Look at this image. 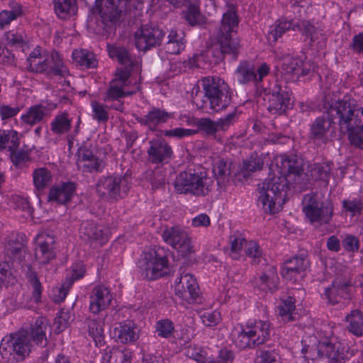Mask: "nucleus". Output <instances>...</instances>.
<instances>
[{"instance_id": "3c124183", "label": "nucleus", "mask_w": 363, "mask_h": 363, "mask_svg": "<svg viewBox=\"0 0 363 363\" xmlns=\"http://www.w3.org/2000/svg\"><path fill=\"white\" fill-rule=\"evenodd\" d=\"M187 9L184 12V18L191 26H196L203 23V17L200 12L199 6L191 2L186 5Z\"/></svg>"}, {"instance_id": "79ce46f5", "label": "nucleus", "mask_w": 363, "mask_h": 363, "mask_svg": "<svg viewBox=\"0 0 363 363\" xmlns=\"http://www.w3.org/2000/svg\"><path fill=\"white\" fill-rule=\"evenodd\" d=\"M72 58L77 64L86 69L97 66V60L94 54L86 50H75L72 52Z\"/></svg>"}, {"instance_id": "4468645a", "label": "nucleus", "mask_w": 363, "mask_h": 363, "mask_svg": "<svg viewBox=\"0 0 363 363\" xmlns=\"http://www.w3.org/2000/svg\"><path fill=\"white\" fill-rule=\"evenodd\" d=\"M163 240L177 250L182 257H191L193 246L188 233L179 226L166 227L162 233Z\"/></svg>"}, {"instance_id": "5fc2aeb1", "label": "nucleus", "mask_w": 363, "mask_h": 363, "mask_svg": "<svg viewBox=\"0 0 363 363\" xmlns=\"http://www.w3.org/2000/svg\"><path fill=\"white\" fill-rule=\"evenodd\" d=\"M125 86L118 84L117 81L112 80L110 82L106 96L104 99V101L118 100L123 98L126 94L123 90Z\"/></svg>"}, {"instance_id": "49530a36", "label": "nucleus", "mask_w": 363, "mask_h": 363, "mask_svg": "<svg viewBox=\"0 0 363 363\" xmlns=\"http://www.w3.org/2000/svg\"><path fill=\"white\" fill-rule=\"evenodd\" d=\"M263 165V159L257 153H255L243 161L241 172L244 177H249L252 173L261 170Z\"/></svg>"}, {"instance_id": "2f4dec72", "label": "nucleus", "mask_w": 363, "mask_h": 363, "mask_svg": "<svg viewBox=\"0 0 363 363\" xmlns=\"http://www.w3.org/2000/svg\"><path fill=\"white\" fill-rule=\"evenodd\" d=\"M55 238L47 235L45 240L40 242L35 249V257L40 264H48L55 257L54 251Z\"/></svg>"}, {"instance_id": "473e14b6", "label": "nucleus", "mask_w": 363, "mask_h": 363, "mask_svg": "<svg viewBox=\"0 0 363 363\" xmlns=\"http://www.w3.org/2000/svg\"><path fill=\"white\" fill-rule=\"evenodd\" d=\"M50 130L54 135L61 136L67 133L72 127V119L68 113L64 111L57 114L50 122Z\"/></svg>"}, {"instance_id": "de8ad7c7", "label": "nucleus", "mask_w": 363, "mask_h": 363, "mask_svg": "<svg viewBox=\"0 0 363 363\" xmlns=\"http://www.w3.org/2000/svg\"><path fill=\"white\" fill-rule=\"evenodd\" d=\"M295 298L292 296H288L281 301L280 306L277 307L279 314L281 319L286 322L294 320V313L296 310Z\"/></svg>"}, {"instance_id": "0eeeda50", "label": "nucleus", "mask_w": 363, "mask_h": 363, "mask_svg": "<svg viewBox=\"0 0 363 363\" xmlns=\"http://www.w3.org/2000/svg\"><path fill=\"white\" fill-rule=\"evenodd\" d=\"M26 64L28 71L44 74L48 78L65 77L68 72L59 53L55 51L43 56L38 49H35L30 53Z\"/></svg>"}, {"instance_id": "69168bd1", "label": "nucleus", "mask_w": 363, "mask_h": 363, "mask_svg": "<svg viewBox=\"0 0 363 363\" xmlns=\"http://www.w3.org/2000/svg\"><path fill=\"white\" fill-rule=\"evenodd\" d=\"M257 363H280L279 355L274 350H261L257 356Z\"/></svg>"}, {"instance_id": "bf43d9fd", "label": "nucleus", "mask_w": 363, "mask_h": 363, "mask_svg": "<svg viewBox=\"0 0 363 363\" xmlns=\"http://www.w3.org/2000/svg\"><path fill=\"white\" fill-rule=\"evenodd\" d=\"M239 116L240 113L235 108L233 112L217 120V127L220 128V130H227L238 121Z\"/></svg>"}, {"instance_id": "8fccbe9b", "label": "nucleus", "mask_w": 363, "mask_h": 363, "mask_svg": "<svg viewBox=\"0 0 363 363\" xmlns=\"http://www.w3.org/2000/svg\"><path fill=\"white\" fill-rule=\"evenodd\" d=\"M13 6L11 11L4 10L0 12V28H4L6 26L10 24V23L16 19L18 16L22 14L21 6L16 3L13 2Z\"/></svg>"}, {"instance_id": "a211bd4d", "label": "nucleus", "mask_w": 363, "mask_h": 363, "mask_svg": "<svg viewBox=\"0 0 363 363\" xmlns=\"http://www.w3.org/2000/svg\"><path fill=\"white\" fill-rule=\"evenodd\" d=\"M269 72V67L267 63H263L257 69H255L249 61H242L237 67L236 76L240 84H246L252 82L258 86Z\"/></svg>"}, {"instance_id": "f3484780", "label": "nucleus", "mask_w": 363, "mask_h": 363, "mask_svg": "<svg viewBox=\"0 0 363 363\" xmlns=\"http://www.w3.org/2000/svg\"><path fill=\"white\" fill-rule=\"evenodd\" d=\"M164 34V32L157 26H143L135 33V47L140 51L145 52L160 46Z\"/></svg>"}, {"instance_id": "37998d69", "label": "nucleus", "mask_w": 363, "mask_h": 363, "mask_svg": "<svg viewBox=\"0 0 363 363\" xmlns=\"http://www.w3.org/2000/svg\"><path fill=\"white\" fill-rule=\"evenodd\" d=\"M211 47L206 49L200 54L194 55L189 60L190 65L197 68H206V66H210L213 64H218L220 61H216V56L210 53Z\"/></svg>"}, {"instance_id": "09e8293b", "label": "nucleus", "mask_w": 363, "mask_h": 363, "mask_svg": "<svg viewBox=\"0 0 363 363\" xmlns=\"http://www.w3.org/2000/svg\"><path fill=\"white\" fill-rule=\"evenodd\" d=\"M89 335L93 338L96 345L101 346L104 343V329L101 323L96 319H89L87 322Z\"/></svg>"}, {"instance_id": "7c9ffc66", "label": "nucleus", "mask_w": 363, "mask_h": 363, "mask_svg": "<svg viewBox=\"0 0 363 363\" xmlns=\"http://www.w3.org/2000/svg\"><path fill=\"white\" fill-rule=\"evenodd\" d=\"M79 160L85 162L81 167L82 172L84 173L100 172L104 167L103 161L94 155L92 152L86 148L79 150Z\"/></svg>"}, {"instance_id": "423d86ee", "label": "nucleus", "mask_w": 363, "mask_h": 363, "mask_svg": "<svg viewBox=\"0 0 363 363\" xmlns=\"http://www.w3.org/2000/svg\"><path fill=\"white\" fill-rule=\"evenodd\" d=\"M4 252L9 258V262L13 260L21 266L28 282L33 288V297L35 301L40 302L42 284L37 272L30 264L31 255L27 252L25 242L23 240L19 241L17 238H12L6 243Z\"/></svg>"}, {"instance_id": "e2e57ef3", "label": "nucleus", "mask_w": 363, "mask_h": 363, "mask_svg": "<svg viewBox=\"0 0 363 363\" xmlns=\"http://www.w3.org/2000/svg\"><path fill=\"white\" fill-rule=\"evenodd\" d=\"M13 275L9 261L0 262V290L11 283Z\"/></svg>"}, {"instance_id": "6ab92c4d", "label": "nucleus", "mask_w": 363, "mask_h": 363, "mask_svg": "<svg viewBox=\"0 0 363 363\" xmlns=\"http://www.w3.org/2000/svg\"><path fill=\"white\" fill-rule=\"evenodd\" d=\"M352 284L350 280L343 278H337L333 280L332 284L325 287L324 292L321 294L323 299L328 303L335 305L340 301L341 298H351Z\"/></svg>"}, {"instance_id": "6e6552de", "label": "nucleus", "mask_w": 363, "mask_h": 363, "mask_svg": "<svg viewBox=\"0 0 363 363\" xmlns=\"http://www.w3.org/2000/svg\"><path fill=\"white\" fill-rule=\"evenodd\" d=\"M170 252L162 247H155L143 252L138 261L141 277L148 280H155L162 277L168 268Z\"/></svg>"}, {"instance_id": "e433bc0d", "label": "nucleus", "mask_w": 363, "mask_h": 363, "mask_svg": "<svg viewBox=\"0 0 363 363\" xmlns=\"http://www.w3.org/2000/svg\"><path fill=\"white\" fill-rule=\"evenodd\" d=\"M52 3L56 15L62 19L77 13V0H53Z\"/></svg>"}, {"instance_id": "f8f14e48", "label": "nucleus", "mask_w": 363, "mask_h": 363, "mask_svg": "<svg viewBox=\"0 0 363 363\" xmlns=\"http://www.w3.org/2000/svg\"><path fill=\"white\" fill-rule=\"evenodd\" d=\"M303 212L310 223L318 227L330 222L333 207L329 201H322L314 195L307 194L303 200Z\"/></svg>"}, {"instance_id": "7ed1b4c3", "label": "nucleus", "mask_w": 363, "mask_h": 363, "mask_svg": "<svg viewBox=\"0 0 363 363\" xmlns=\"http://www.w3.org/2000/svg\"><path fill=\"white\" fill-rule=\"evenodd\" d=\"M49 330L48 321L39 317L31 325L29 332L21 333L4 337L0 344V354L6 362H21L30 352V341L45 347L48 344L46 333Z\"/></svg>"}, {"instance_id": "6e6d98bb", "label": "nucleus", "mask_w": 363, "mask_h": 363, "mask_svg": "<svg viewBox=\"0 0 363 363\" xmlns=\"http://www.w3.org/2000/svg\"><path fill=\"white\" fill-rule=\"evenodd\" d=\"M298 30L309 38L311 42H314L317 38L318 30L308 21H301L295 23V30Z\"/></svg>"}, {"instance_id": "5701e85b", "label": "nucleus", "mask_w": 363, "mask_h": 363, "mask_svg": "<svg viewBox=\"0 0 363 363\" xmlns=\"http://www.w3.org/2000/svg\"><path fill=\"white\" fill-rule=\"evenodd\" d=\"M77 185L73 182H61L52 186L48 194V202L67 205L76 194Z\"/></svg>"}, {"instance_id": "13d9d810", "label": "nucleus", "mask_w": 363, "mask_h": 363, "mask_svg": "<svg viewBox=\"0 0 363 363\" xmlns=\"http://www.w3.org/2000/svg\"><path fill=\"white\" fill-rule=\"evenodd\" d=\"M342 203L345 211L349 212L352 216L362 214L363 202L360 199H345L342 201Z\"/></svg>"}, {"instance_id": "9b49d317", "label": "nucleus", "mask_w": 363, "mask_h": 363, "mask_svg": "<svg viewBox=\"0 0 363 363\" xmlns=\"http://www.w3.org/2000/svg\"><path fill=\"white\" fill-rule=\"evenodd\" d=\"M271 324L267 320H249L238 333L235 343L240 349L253 348L264 344L269 337Z\"/></svg>"}, {"instance_id": "72a5a7b5", "label": "nucleus", "mask_w": 363, "mask_h": 363, "mask_svg": "<svg viewBox=\"0 0 363 363\" xmlns=\"http://www.w3.org/2000/svg\"><path fill=\"white\" fill-rule=\"evenodd\" d=\"M107 50L110 57L116 59L123 65H135L136 60L132 56L130 52L124 47L108 45Z\"/></svg>"}, {"instance_id": "ddd939ff", "label": "nucleus", "mask_w": 363, "mask_h": 363, "mask_svg": "<svg viewBox=\"0 0 363 363\" xmlns=\"http://www.w3.org/2000/svg\"><path fill=\"white\" fill-rule=\"evenodd\" d=\"M292 92L286 85L281 83L275 84L267 95L268 111L273 115H282L292 108Z\"/></svg>"}, {"instance_id": "864d4df0", "label": "nucleus", "mask_w": 363, "mask_h": 363, "mask_svg": "<svg viewBox=\"0 0 363 363\" xmlns=\"http://www.w3.org/2000/svg\"><path fill=\"white\" fill-rule=\"evenodd\" d=\"M174 331V325L169 319H162L156 323L155 332L159 337L169 338L173 336Z\"/></svg>"}, {"instance_id": "c756f323", "label": "nucleus", "mask_w": 363, "mask_h": 363, "mask_svg": "<svg viewBox=\"0 0 363 363\" xmlns=\"http://www.w3.org/2000/svg\"><path fill=\"white\" fill-rule=\"evenodd\" d=\"M129 1L130 0H106L100 11L101 17L111 22L117 20Z\"/></svg>"}, {"instance_id": "a19ab883", "label": "nucleus", "mask_w": 363, "mask_h": 363, "mask_svg": "<svg viewBox=\"0 0 363 363\" xmlns=\"http://www.w3.org/2000/svg\"><path fill=\"white\" fill-rule=\"evenodd\" d=\"M20 145L18 132L13 130H0V151L5 150H17Z\"/></svg>"}, {"instance_id": "603ef678", "label": "nucleus", "mask_w": 363, "mask_h": 363, "mask_svg": "<svg viewBox=\"0 0 363 363\" xmlns=\"http://www.w3.org/2000/svg\"><path fill=\"white\" fill-rule=\"evenodd\" d=\"M92 118L100 123H106L109 119L108 106L96 101H91Z\"/></svg>"}, {"instance_id": "c03bdc74", "label": "nucleus", "mask_w": 363, "mask_h": 363, "mask_svg": "<svg viewBox=\"0 0 363 363\" xmlns=\"http://www.w3.org/2000/svg\"><path fill=\"white\" fill-rule=\"evenodd\" d=\"M333 164L330 162L314 164L310 167L311 176L314 180H322L328 182Z\"/></svg>"}, {"instance_id": "bb28decb", "label": "nucleus", "mask_w": 363, "mask_h": 363, "mask_svg": "<svg viewBox=\"0 0 363 363\" xmlns=\"http://www.w3.org/2000/svg\"><path fill=\"white\" fill-rule=\"evenodd\" d=\"M278 283L277 268L272 265H267L262 274L256 278L255 286L264 292H273L277 289Z\"/></svg>"}, {"instance_id": "338daca9", "label": "nucleus", "mask_w": 363, "mask_h": 363, "mask_svg": "<svg viewBox=\"0 0 363 363\" xmlns=\"http://www.w3.org/2000/svg\"><path fill=\"white\" fill-rule=\"evenodd\" d=\"M342 245L347 252H357L359 248V241L357 237L352 235H347L342 241Z\"/></svg>"}, {"instance_id": "58836bf2", "label": "nucleus", "mask_w": 363, "mask_h": 363, "mask_svg": "<svg viewBox=\"0 0 363 363\" xmlns=\"http://www.w3.org/2000/svg\"><path fill=\"white\" fill-rule=\"evenodd\" d=\"M289 30H295V22L294 20H278L270 27L268 38L273 42H276Z\"/></svg>"}, {"instance_id": "dca6fc26", "label": "nucleus", "mask_w": 363, "mask_h": 363, "mask_svg": "<svg viewBox=\"0 0 363 363\" xmlns=\"http://www.w3.org/2000/svg\"><path fill=\"white\" fill-rule=\"evenodd\" d=\"M175 280V295L188 303H194L199 295V287L194 275L181 267Z\"/></svg>"}, {"instance_id": "a878e982", "label": "nucleus", "mask_w": 363, "mask_h": 363, "mask_svg": "<svg viewBox=\"0 0 363 363\" xmlns=\"http://www.w3.org/2000/svg\"><path fill=\"white\" fill-rule=\"evenodd\" d=\"M277 58L282 60L281 72L286 81L295 82L299 78V67L302 65V60L292 57L289 55H277Z\"/></svg>"}, {"instance_id": "393cba45", "label": "nucleus", "mask_w": 363, "mask_h": 363, "mask_svg": "<svg viewBox=\"0 0 363 363\" xmlns=\"http://www.w3.org/2000/svg\"><path fill=\"white\" fill-rule=\"evenodd\" d=\"M172 117V114L164 109L152 108L145 116L136 117L135 120L143 125L147 126L150 130H156L158 125L167 122Z\"/></svg>"}, {"instance_id": "4c0bfd02", "label": "nucleus", "mask_w": 363, "mask_h": 363, "mask_svg": "<svg viewBox=\"0 0 363 363\" xmlns=\"http://www.w3.org/2000/svg\"><path fill=\"white\" fill-rule=\"evenodd\" d=\"M47 108L42 105H35L30 106L27 112L21 116V120L23 123L34 125L42 122L46 116Z\"/></svg>"}, {"instance_id": "a18cd8bd", "label": "nucleus", "mask_w": 363, "mask_h": 363, "mask_svg": "<svg viewBox=\"0 0 363 363\" xmlns=\"http://www.w3.org/2000/svg\"><path fill=\"white\" fill-rule=\"evenodd\" d=\"M33 183L38 191H43L52 182V174L46 168H38L33 173Z\"/></svg>"}, {"instance_id": "c85d7f7f", "label": "nucleus", "mask_w": 363, "mask_h": 363, "mask_svg": "<svg viewBox=\"0 0 363 363\" xmlns=\"http://www.w3.org/2000/svg\"><path fill=\"white\" fill-rule=\"evenodd\" d=\"M231 164V162L223 159H218L213 164V172L220 190H225L230 182Z\"/></svg>"}, {"instance_id": "39448f33", "label": "nucleus", "mask_w": 363, "mask_h": 363, "mask_svg": "<svg viewBox=\"0 0 363 363\" xmlns=\"http://www.w3.org/2000/svg\"><path fill=\"white\" fill-rule=\"evenodd\" d=\"M201 85L203 96L197 93L193 97L194 103L199 108L204 110L209 107L213 111L219 112L225 110L231 104L232 92L223 80L213 77H204L201 79Z\"/></svg>"}, {"instance_id": "ea45409f", "label": "nucleus", "mask_w": 363, "mask_h": 363, "mask_svg": "<svg viewBox=\"0 0 363 363\" xmlns=\"http://www.w3.org/2000/svg\"><path fill=\"white\" fill-rule=\"evenodd\" d=\"M345 320L349 323L347 327L349 332L357 337L363 335V313L360 311H352Z\"/></svg>"}, {"instance_id": "4d7b16f0", "label": "nucleus", "mask_w": 363, "mask_h": 363, "mask_svg": "<svg viewBox=\"0 0 363 363\" xmlns=\"http://www.w3.org/2000/svg\"><path fill=\"white\" fill-rule=\"evenodd\" d=\"M196 124L200 131L209 136H216V133L220 131V128L217 127V121H214L208 118L198 120Z\"/></svg>"}, {"instance_id": "aec40b11", "label": "nucleus", "mask_w": 363, "mask_h": 363, "mask_svg": "<svg viewBox=\"0 0 363 363\" xmlns=\"http://www.w3.org/2000/svg\"><path fill=\"white\" fill-rule=\"evenodd\" d=\"M309 266L308 253L306 251H302L284 262L281 275L286 280L295 281L298 276L308 269Z\"/></svg>"}, {"instance_id": "cd10ccee", "label": "nucleus", "mask_w": 363, "mask_h": 363, "mask_svg": "<svg viewBox=\"0 0 363 363\" xmlns=\"http://www.w3.org/2000/svg\"><path fill=\"white\" fill-rule=\"evenodd\" d=\"M112 334L118 342L123 344L133 342L139 338L138 330L131 321L120 323L113 328Z\"/></svg>"}, {"instance_id": "774afa93", "label": "nucleus", "mask_w": 363, "mask_h": 363, "mask_svg": "<svg viewBox=\"0 0 363 363\" xmlns=\"http://www.w3.org/2000/svg\"><path fill=\"white\" fill-rule=\"evenodd\" d=\"M233 359V353L227 349L220 350L215 358H210L208 363H228Z\"/></svg>"}, {"instance_id": "20e7f679", "label": "nucleus", "mask_w": 363, "mask_h": 363, "mask_svg": "<svg viewBox=\"0 0 363 363\" xmlns=\"http://www.w3.org/2000/svg\"><path fill=\"white\" fill-rule=\"evenodd\" d=\"M238 18L235 12L228 10L223 13L220 26L213 33V43L210 53L215 55L216 61H222L226 55L236 60L241 45L235 37L238 27Z\"/></svg>"}, {"instance_id": "b1692460", "label": "nucleus", "mask_w": 363, "mask_h": 363, "mask_svg": "<svg viewBox=\"0 0 363 363\" xmlns=\"http://www.w3.org/2000/svg\"><path fill=\"white\" fill-rule=\"evenodd\" d=\"M112 296L108 288L99 285L95 286L90 295L89 311L93 314L102 312L111 304Z\"/></svg>"}, {"instance_id": "2eb2a0df", "label": "nucleus", "mask_w": 363, "mask_h": 363, "mask_svg": "<svg viewBox=\"0 0 363 363\" xmlns=\"http://www.w3.org/2000/svg\"><path fill=\"white\" fill-rule=\"evenodd\" d=\"M79 232L80 238L93 248L101 247L109 240V229L92 220L83 221Z\"/></svg>"}, {"instance_id": "0e129e2a", "label": "nucleus", "mask_w": 363, "mask_h": 363, "mask_svg": "<svg viewBox=\"0 0 363 363\" xmlns=\"http://www.w3.org/2000/svg\"><path fill=\"white\" fill-rule=\"evenodd\" d=\"M245 253L252 259L254 264H258L262 256V250L258 244L254 241L247 242Z\"/></svg>"}, {"instance_id": "680f3d73", "label": "nucleus", "mask_w": 363, "mask_h": 363, "mask_svg": "<svg viewBox=\"0 0 363 363\" xmlns=\"http://www.w3.org/2000/svg\"><path fill=\"white\" fill-rule=\"evenodd\" d=\"M69 319L70 315L68 312L60 311L53 323L55 333L59 334L67 328L69 323Z\"/></svg>"}, {"instance_id": "9d476101", "label": "nucleus", "mask_w": 363, "mask_h": 363, "mask_svg": "<svg viewBox=\"0 0 363 363\" xmlns=\"http://www.w3.org/2000/svg\"><path fill=\"white\" fill-rule=\"evenodd\" d=\"M213 180L206 172H182L176 177L174 188L179 194L205 196L211 190Z\"/></svg>"}, {"instance_id": "f257e3e1", "label": "nucleus", "mask_w": 363, "mask_h": 363, "mask_svg": "<svg viewBox=\"0 0 363 363\" xmlns=\"http://www.w3.org/2000/svg\"><path fill=\"white\" fill-rule=\"evenodd\" d=\"M327 80L325 85H323L322 99L326 111L311 124L310 138L325 144L333 124H337L340 133L347 134L352 145L363 149V107L352 98L345 96L342 99H336L334 82L328 77Z\"/></svg>"}, {"instance_id": "c9c22d12", "label": "nucleus", "mask_w": 363, "mask_h": 363, "mask_svg": "<svg viewBox=\"0 0 363 363\" xmlns=\"http://www.w3.org/2000/svg\"><path fill=\"white\" fill-rule=\"evenodd\" d=\"M168 41L164 45L166 52L171 55H177L185 48L186 40L184 38V33H178L177 30L169 31Z\"/></svg>"}, {"instance_id": "4be33fe9", "label": "nucleus", "mask_w": 363, "mask_h": 363, "mask_svg": "<svg viewBox=\"0 0 363 363\" xmlns=\"http://www.w3.org/2000/svg\"><path fill=\"white\" fill-rule=\"evenodd\" d=\"M318 354L320 358H328L331 363H344L348 351L339 342L322 341L318 345Z\"/></svg>"}, {"instance_id": "f704fd0d", "label": "nucleus", "mask_w": 363, "mask_h": 363, "mask_svg": "<svg viewBox=\"0 0 363 363\" xmlns=\"http://www.w3.org/2000/svg\"><path fill=\"white\" fill-rule=\"evenodd\" d=\"M131 352L129 350L112 348L106 350L102 355L103 363H130Z\"/></svg>"}, {"instance_id": "412c9836", "label": "nucleus", "mask_w": 363, "mask_h": 363, "mask_svg": "<svg viewBox=\"0 0 363 363\" xmlns=\"http://www.w3.org/2000/svg\"><path fill=\"white\" fill-rule=\"evenodd\" d=\"M147 150L148 161L152 164H166L172 159L173 151L167 142L162 138L152 140Z\"/></svg>"}, {"instance_id": "f03ea898", "label": "nucleus", "mask_w": 363, "mask_h": 363, "mask_svg": "<svg viewBox=\"0 0 363 363\" xmlns=\"http://www.w3.org/2000/svg\"><path fill=\"white\" fill-rule=\"evenodd\" d=\"M280 167L282 173L279 172V175L269 177L258 185V204L262 205L267 213H278L286 201L289 182L285 174L300 175L303 171L302 161L296 156H282Z\"/></svg>"}, {"instance_id": "052dcab7", "label": "nucleus", "mask_w": 363, "mask_h": 363, "mask_svg": "<svg viewBox=\"0 0 363 363\" xmlns=\"http://www.w3.org/2000/svg\"><path fill=\"white\" fill-rule=\"evenodd\" d=\"M230 256L233 259H238L240 257V252L242 251L243 246H246L247 240L240 237L233 235L230 237Z\"/></svg>"}, {"instance_id": "1a4fd4ad", "label": "nucleus", "mask_w": 363, "mask_h": 363, "mask_svg": "<svg viewBox=\"0 0 363 363\" xmlns=\"http://www.w3.org/2000/svg\"><path fill=\"white\" fill-rule=\"evenodd\" d=\"M130 187V178L127 175L102 176L95 184L96 195L102 201L108 203H115L124 199Z\"/></svg>"}]
</instances>
